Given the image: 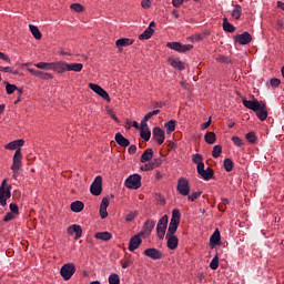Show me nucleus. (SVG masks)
Listing matches in <instances>:
<instances>
[{"mask_svg": "<svg viewBox=\"0 0 284 284\" xmlns=\"http://www.w3.org/2000/svg\"><path fill=\"white\" fill-rule=\"evenodd\" d=\"M245 136L248 143H256V135L254 134V132L246 133Z\"/></svg>", "mask_w": 284, "mask_h": 284, "instance_id": "864d4df0", "label": "nucleus"}, {"mask_svg": "<svg viewBox=\"0 0 284 284\" xmlns=\"http://www.w3.org/2000/svg\"><path fill=\"white\" fill-rule=\"evenodd\" d=\"M110 206V200L108 197H103L100 204V217L108 219V207Z\"/></svg>", "mask_w": 284, "mask_h": 284, "instance_id": "412c9836", "label": "nucleus"}, {"mask_svg": "<svg viewBox=\"0 0 284 284\" xmlns=\"http://www.w3.org/2000/svg\"><path fill=\"white\" fill-rule=\"evenodd\" d=\"M197 174H200V176H202L204 181H210V179L214 176V172L212 171V169L205 170V168L197 169Z\"/></svg>", "mask_w": 284, "mask_h": 284, "instance_id": "b1692460", "label": "nucleus"}, {"mask_svg": "<svg viewBox=\"0 0 284 284\" xmlns=\"http://www.w3.org/2000/svg\"><path fill=\"white\" fill-rule=\"evenodd\" d=\"M154 156V151L152 149H146L141 155V163H148V161H152Z\"/></svg>", "mask_w": 284, "mask_h": 284, "instance_id": "a878e982", "label": "nucleus"}, {"mask_svg": "<svg viewBox=\"0 0 284 284\" xmlns=\"http://www.w3.org/2000/svg\"><path fill=\"white\" fill-rule=\"evenodd\" d=\"M241 14H243V8L240 4L234 6L232 11L233 19H241Z\"/></svg>", "mask_w": 284, "mask_h": 284, "instance_id": "e433bc0d", "label": "nucleus"}, {"mask_svg": "<svg viewBox=\"0 0 284 284\" xmlns=\"http://www.w3.org/2000/svg\"><path fill=\"white\" fill-rule=\"evenodd\" d=\"M34 68H38V70H52L53 62H38L34 64Z\"/></svg>", "mask_w": 284, "mask_h": 284, "instance_id": "72a5a7b5", "label": "nucleus"}, {"mask_svg": "<svg viewBox=\"0 0 284 284\" xmlns=\"http://www.w3.org/2000/svg\"><path fill=\"white\" fill-rule=\"evenodd\" d=\"M84 207H85V205L81 201H75V202L71 203L72 212H77V213L83 212Z\"/></svg>", "mask_w": 284, "mask_h": 284, "instance_id": "f704fd0d", "label": "nucleus"}, {"mask_svg": "<svg viewBox=\"0 0 284 284\" xmlns=\"http://www.w3.org/2000/svg\"><path fill=\"white\" fill-rule=\"evenodd\" d=\"M159 112H161L160 110H153L151 112H149L144 118L143 120L141 121V123H148L150 121V119L152 116H156V114H159Z\"/></svg>", "mask_w": 284, "mask_h": 284, "instance_id": "a18cd8bd", "label": "nucleus"}, {"mask_svg": "<svg viewBox=\"0 0 284 284\" xmlns=\"http://www.w3.org/2000/svg\"><path fill=\"white\" fill-rule=\"evenodd\" d=\"M67 233L69 236H74V241H79L83 236V229L79 224H73L67 229Z\"/></svg>", "mask_w": 284, "mask_h": 284, "instance_id": "f8f14e48", "label": "nucleus"}, {"mask_svg": "<svg viewBox=\"0 0 284 284\" xmlns=\"http://www.w3.org/2000/svg\"><path fill=\"white\" fill-rule=\"evenodd\" d=\"M144 256L152 258V261H161V258H163V253H161L159 248H146L144 251Z\"/></svg>", "mask_w": 284, "mask_h": 284, "instance_id": "2eb2a0df", "label": "nucleus"}, {"mask_svg": "<svg viewBox=\"0 0 284 284\" xmlns=\"http://www.w3.org/2000/svg\"><path fill=\"white\" fill-rule=\"evenodd\" d=\"M220 242H221V232H219V230H215L210 237V243L212 247H215V245H219Z\"/></svg>", "mask_w": 284, "mask_h": 284, "instance_id": "c85d7f7f", "label": "nucleus"}, {"mask_svg": "<svg viewBox=\"0 0 284 284\" xmlns=\"http://www.w3.org/2000/svg\"><path fill=\"white\" fill-rule=\"evenodd\" d=\"M156 165H161V161L156 160L155 162L146 163L141 166L142 172H150L156 168Z\"/></svg>", "mask_w": 284, "mask_h": 284, "instance_id": "2f4dec72", "label": "nucleus"}, {"mask_svg": "<svg viewBox=\"0 0 284 284\" xmlns=\"http://www.w3.org/2000/svg\"><path fill=\"white\" fill-rule=\"evenodd\" d=\"M153 34H154V29L146 28L143 31V33L139 36V39H140V41L148 40V39H151Z\"/></svg>", "mask_w": 284, "mask_h": 284, "instance_id": "473e14b6", "label": "nucleus"}, {"mask_svg": "<svg viewBox=\"0 0 284 284\" xmlns=\"http://www.w3.org/2000/svg\"><path fill=\"white\" fill-rule=\"evenodd\" d=\"M244 108L256 112L257 119L260 121H265L267 119V109H265V103L258 102V100H243Z\"/></svg>", "mask_w": 284, "mask_h": 284, "instance_id": "f257e3e1", "label": "nucleus"}, {"mask_svg": "<svg viewBox=\"0 0 284 284\" xmlns=\"http://www.w3.org/2000/svg\"><path fill=\"white\" fill-rule=\"evenodd\" d=\"M0 59L2 61H7V63H10V58L8 55H6V53L0 52Z\"/></svg>", "mask_w": 284, "mask_h": 284, "instance_id": "0e129e2a", "label": "nucleus"}, {"mask_svg": "<svg viewBox=\"0 0 284 284\" xmlns=\"http://www.w3.org/2000/svg\"><path fill=\"white\" fill-rule=\"evenodd\" d=\"M89 88H90V90H92V92L98 94V97H101V99H103L108 103H110V101H112V99L110 98V94L108 93V91L102 89L101 85H99L97 83H89Z\"/></svg>", "mask_w": 284, "mask_h": 284, "instance_id": "0eeeda50", "label": "nucleus"}, {"mask_svg": "<svg viewBox=\"0 0 284 284\" xmlns=\"http://www.w3.org/2000/svg\"><path fill=\"white\" fill-rule=\"evenodd\" d=\"M10 210H11V214H14L17 216V214H19V205L17 204H10L9 205Z\"/></svg>", "mask_w": 284, "mask_h": 284, "instance_id": "4d7b16f0", "label": "nucleus"}, {"mask_svg": "<svg viewBox=\"0 0 284 284\" xmlns=\"http://www.w3.org/2000/svg\"><path fill=\"white\" fill-rule=\"evenodd\" d=\"M140 134H141V138L144 140V141H150L151 136H152V132L150 131V128L148 126V123H141V126H140Z\"/></svg>", "mask_w": 284, "mask_h": 284, "instance_id": "4be33fe9", "label": "nucleus"}, {"mask_svg": "<svg viewBox=\"0 0 284 284\" xmlns=\"http://www.w3.org/2000/svg\"><path fill=\"white\" fill-rule=\"evenodd\" d=\"M23 168V153L21 150L14 152L11 164L12 179L17 181L19 179V172Z\"/></svg>", "mask_w": 284, "mask_h": 284, "instance_id": "f03ea898", "label": "nucleus"}, {"mask_svg": "<svg viewBox=\"0 0 284 284\" xmlns=\"http://www.w3.org/2000/svg\"><path fill=\"white\" fill-rule=\"evenodd\" d=\"M180 223H181V212L174 209L172 212V217L169 224L166 235L176 236V231L179 230Z\"/></svg>", "mask_w": 284, "mask_h": 284, "instance_id": "7ed1b4c3", "label": "nucleus"}, {"mask_svg": "<svg viewBox=\"0 0 284 284\" xmlns=\"http://www.w3.org/2000/svg\"><path fill=\"white\" fill-rule=\"evenodd\" d=\"M224 170L226 172H232V170H234V162L232 161V159L224 160Z\"/></svg>", "mask_w": 284, "mask_h": 284, "instance_id": "a19ab883", "label": "nucleus"}, {"mask_svg": "<svg viewBox=\"0 0 284 284\" xmlns=\"http://www.w3.org/2000/svg\"><path fill=\"white\" fill-rule=\"evenodd\" d=\"M168 62L176 70H185V64L179 58H169Z\"/></svg>", "mask_w": 284, "mask_h": 284, "instance_id": "393cba45", "label": "nucleus"}, {"mask_svg": "<svg viewBox=\"0 0 284 284\" xmlns=\"http://www.w3.org/2000/svg\"><path fill=\"white\" fill-rule=\"evenodd\" d=\"M234 39L235 43H239L240 45H247V43H252V34H250V32L237 34Z\"/></svg>", "mask_w": 284, "mask_h": 284, "instance_id": "4468645a", "label": "nucleus"}, {"mask_svg": "<svg viewBox=\"0 0 284 284\" xmlns=\"http://www.w3.org/2000/svg\"><path fill=\"white\" fill-rule=\"evenodd\" d=\"M106 114H109V116H111V119H113V121L119 123V118L116 116V113H114V110H112L111 108L106 106Z\"/></svg>", "mask_w": 284, "mask_h": 284, "instance_id": "603ef678", "label": "nucleus"}, {"mask_svg": "<svg viewBox=\"0 0 284 284\" xmlns=\"http://www.w3.org/2000/svg\"><path fill=\"white\" fill-rule=\"evenodd\" d=\"M166 48L175 50V52H190L194 48L192 44H181V42H168Z\"/></svg>", "mask_w": 284, "mask_h": 284, "instance_id": "9d476101", "label": "nucleus"}, {"mask_svg": "<svg viewBox=\"0 0 284 284\" xmlns=\"http://www.w3.org/2000/svg\"><path fill=\"white\" fill-rule=\"evenodd\" d=\"M14 214L13 213H7L6 216L3 217V221L6 223H8V221H12V219H14Z\"/></svg>", "mask_w": 284, "mask_h": 284, "instance_id": "052dcab7", "label": "nucleus"}, {"mask_svg": "<svg viewBox=\"0 0 284 284\" xmlns=\"http://www.w3.org/2000/svg\"><path fill=\"white\" fill-rule=\"evenodd\" d=\"M26 145V140L19 139V140H13L9 142L8 144L4 145L7 150H16V152H19L21 148Z\"/></svg>", "mask_w": 284, "mask_h": 284, "instance_id": "f3484780", "label": "nucleus"}, {"mask_svg": "<svg viewBox=\"0 0 284 284\" xmlns=\"http://www.w3.org/2000/svg\"><path fill=\"white\" fill-rule=\"evenodd\" d=\"M176 190L181 196H190V182L185 178H180L178 180Z\"/></svg>", "mask_w": 284, "mask_h": 284, "instance_id": "6e6552de", "label": "nucleus"}, {"mask_svg": "<svg viewBox=\"0 0 284 284\" xmlns=\"http://www.w3.org/2000/svg\"><path fill=\"white\" fill-rule=\"evenodd\" d=\"M70 10H73V12H84L85 7H83V4H81V3H72L70 6Z\"/></svg>", "mask_w": 284, "mask_h": 284, "instance_id": "37998d69", "label": "nucleus"}, {"mask_svg": "<svg viewBox=\"0 0 284 284\" xmlns=\"http://www.w3.org/2000/svg\"><path fill=\"white\" fill-rule=\"evenodd\" d=\"M95 239L99 241H110L112 239V233L104 231V232H98L94 235Z\"/></svg>", "mask_w": 284, "mask_h": 284, "instance_id": "7c9ffc66", "label": "nucleus"}, {"mask_svg": "<svg viewBox=\"0 0 284 284\" xmlns=\"http://www.w3.org/2000/svg\"><path fill=\"white\" fill-rule=\"evenodd\" d=\"M201 194H203V192H201V191L193 192L191 195H189V199L191 201H196V199H200Z\"/></svg>", "mask_w": 284, "mask_h": 284, "instance_id": "5fc2aeb1", "label": "nucleus"}, {"mask_svg": "<svg viewBox=\"0 0 284 284\" xmlns=\"http://www.w3.org/2000/svg\"><path fill=\"white\" fill-rule=\"evenodd\" d=\"M146 225H149L151 230H154V221H148Z\"/></svg>", "mask_w": 284, "mask_h": 284, "instance_id": "338daca9", "label": "nucleus"}, {"mask_svg": "<svg viewBox=\"0 0 284 284\" xmlns=\"http://www.w3.org/2000/svg\"><path fill=\"white\" fill-rule=\"evenodd\" d=\"M52 71L57 72L58 74H63L64 72H68V62L63 60L53 62Z\"/></svg>", "mask_w": 284, "mask_h": 284, "instance_id": "a211bd4d", "label": "nucleus"}, {"mask_svg": "<svg viewBox=\"0 0 284 284\" xmlns=\"http://www.w3.org/2000/svg\"><path fill=\"white\" fill-rule=\"evenodd\" d=\"M0 72H6L9 74H19V72L14 71L12 67H0Z\"/></svg>", "mask_w": 284, "mask_h": 284, "instance_id": "3c124183", "label": "nucleus"}, {"mask_svg": "<svg viewBox=\"0 0 284 284\" xmlns=\"http://www.w3.org/2000/svg\"><path fill=\"white\" fill-rule=\"evenodd\" d=\"M231 141L236 145V148H243L245 143H243V140L236 135L232 136Z\"/></svg>", "mask_w": 284, "mask_h": 284, "instance_id": "09e8293b", "label": "nucleus"}, {"mask_svg": "<svg viewBox=\"0 0 284 284\" xmlns=\"http://www.w3.org/2000/svg\"><path fill=\"white\" fill-rule=\"evenodd\" d=\"M153 139L159 143V145H163L165 143V131L163 129L155 126L153 129Z\"/></svg>", "mask_w": 284, "mask_h": 284, "instance_id": "dca6fc26", "label": "nucleus"}, {"mask_svg": "<svg viewBox=\"0 0 284 284\" xmlns=\"http://www.w3.org/2000/svg\"><path fill=\"white\" fill-rule=\"evenodd\" d=\"M132 263H134V261L132 260H126L125 262H122V268L123 270H128V267H130V265H132Z\"/></svg>", "mask_w": 284, "mask_h": 284, "instance_id": "bf43d9fd", "label": "nucleus"}, {"mask_svg": "<svg viewBox=\"0 0 284 284\" xmlns=\"http://www.w3.org/2000/svg\"><path fill=\"white\" fill-rule=\"evenodd\" d=\"M223 30H225V32H234L236 30V28L234 26H232V23H230V21H227V18H224Z\"/></svg>", "mask_w": 284, "mask_h": 284, "instance_id": "58836bf2", "label": "nucleus"}, {"mask_svg": "<svg viewBox=\"0 0 284 284\" xmlns=\"http://www.w3.org/2000/svg\"><path fill=\"white\" fill-rule=\"evenodd\" d=\"M204 141L209 143V145H214V143H216V134L214 132H207L204 135Z\"/></svg>", "mask_w": 284, "mask_h": 284, "instance_id": "c9c22d12", "label": "nucleus"}, {"mask_svg": "<svg viewBox=\"0 0 284 284\" xmlns=\"http://www.w3.org/2000/svg\"><path fill=\"white\" fill-rule=\"evenodd\" d=\"M165 239L169 250H176L179 247V237L176 235H165Z\"/></svg>", "mask_w": 284, "mask_h": 284, "instance_id": "aec40b11", "label": "nucleus"}, {"mask_svg": "<svg viewBox=\"0 0 284 284\" xmlns=\"http://www.w3.org/2000/svg\"><path fill=\"white\" fill-rule=\"evenodd\" d=\"M193 163L197 164V170H201V168H205V164L203 163V155L199 153L193 155Z\"/></svg>", "mask_w": 284, "mask_h": 284, "instance_id": "4c0bfd02", "label": "nucleus"}, {"mask_svg": "<svg viewBox=\"0 0 284 284\" xmlns=\"http://www.w3.org/2000/svg\"><path fill=\"white\" fill-rule=\"evenodd\" d=\"M211 270H219V254H216L210 263Z\"/></svg>", "mask_w": 284, "mask_h": 284, "instance_id": "8fccbe9b", "label": "nucleus"}, {"mask_svg": "<svg viewBox=\"0 0 284 284\" xmlns=\"http://www.w3.org/2000/svg\"><path fill=\"white\" fill-rule=\"evenodd\" d=\"M83 70V63H67V72H81Z\"/></svg>", "mask_w": 284, "mask_h": 284, "instance_id": "bb28decb", "label": "nucleus"}, {"mask_svg": "<svg viewBox=\"0 0 284 284\" xmlns=\"http://www.w3.org/2000/svg\"><path fill=\"white\" fill-rule=\"evenodd\" d=\"M12 196V185H8L7 187H0V205L6 207L8 205V199Z\"/></svg>", "mask_w": 284, "mask_h": 284, "instance_id": "9b49d317", "label": "nucleus"}, {"mask_svg": "<svg viewBox=\"0 0 284 284\" xmlns=\"http://www.w3.org/2000/svg\"><path fill=\"white\" fill-rule=\"evenodd\" d=\"M29 30L31 34L37 39L38 41L42 39L43 34H41V31L39 30V27L34 24H29Z\"/></svg>", "mask_w": 284, "mask_h": 284, "instance_id": "c756f323", "label": "nucleus"}, {"mask_svg": "<svg viewBox=\"0 0 284 284\" xmlns=\"http://www.w3.org/2000/svg\"><path fill=\"white\" fill-rule=\"evenodd\" d=\"M109 284H121V277H119V274L112 273L109 276Z\"/></svg>", "mask_w": 284, "mask_h": 284, "instance_id": "79ce46f5", "label": "nucleus"}, {"mask_svg": "<svg viewBox=\"0 0 284 284\" xmlns=\"http://www.w3.org/2000/svg\"><path fill=\"white\" fill-rule=\"evenodd\" d=\"M132 43H134L133 39L121 38L115 41V47L120 50H123V48H128V45H132Z\"/></svg>", "mask_w": 284, "mask_h": 284, "instance_id": "5701e85b", "label": "nucleus"}, {"mask_svg": "<svg viewBox=\"0 0 284 284\" xmlns=\"http://www.w3.org/2000/svg\"><path fill=\"white\" fill-rule=\"evenodd\" d=\"M74 272H77V266L72 263L64 264L60 270V274L64 281H70L74 276Z\"/></svg>", "mask_w": 284, "mask_h": 284, "instance_id": "423d86ee", "label": "nucleus"}, {"mask_svg": "<svg viewBox=\"0 0 284 284\" xmlns=\"http://www.w3.org/2000/svg\"><path fill=\"white\" fill-rule=\"evenodd\" d=\"M155 179H156L158 181H160V179H163V174H161V172L158 171V172L155 173Z\"/></svg>", "mask_w": 284, "mask_h": 284, "instance_id": "774afa93", "label": "nucleus"}, {"mask_svg": "<svg viewBox=\"0 0 284 284\" xmlns=\"http://www.w3.org/2000/svg\"><path fill=\"white\" fill-rule=\"evenodd\" d=\"M124 185L129 190H139V187H141V175L140 174L130 175L125 180Z\"/></svg>", "mask_w": 284, "mask_h": 284, "instance_id": "39448f33", "label": "nucleus"}, {"mask_svg": "<svg viewBox=\"0 0 284 284\" xmlns=\"http://www.w3.org/2000/svg\"><path fill=\"white\" fill-rule=\"evenodd\" d=\"M129 154H136V145H131L129 148Z\"/></svg>", "mask_w": 284, "mask_h": 284, "instance_id": "69168bd1", "label": "nucleus"}, {"mask_svg": "<svg viewBox=\"0 0 284 284\" xmlns=\"http://www.w3.org/2000/svg\"><path fill=\"white\" fill-rule=\"evenodd\" d=\"M172 6L179 8V6H183V0H172Z\"/></svg>", "mask_w": 284, "mask_h": 284, "instance_id": "e2e57ef3", "label": "nucleus"}, {"mask_svg": "<svg viewBox=\"0 0 284 284\" xmlns=\"http://www.w3.org/2000/svg\"><path fill=\"white\" fill-rule=\"evenodd\" d=\"M139 213L136 211H131L130 213H128L125 215L126 223H132V221H134V219H136Z\"/></svg>", "mask_w": 284, "mask_h": 284, "instance_id": "49530a36", "label": "nucleus"}, {"mask_svg": "<svg viewBox=\"0 0 284 284\" xmlns=\"http://www.w3.org/2000/svg\"><path fill=\"white\" fill-rule=\"evenodd\" d=\"M223 152V148L221 145H215L212 151L213 159H219L221 156V153Z\"/></svg>", "mask_w": 284, "mask_h": 284, "instance_id": "c03bdc74", "label": "nucleus"}, {"mask_svg": "<svg viewBox=\"0 0 284 284\" xmlns=\"http://www.w3.org/2000/svg\"><path fill=\"white\" fill-rule=\"evenodd\" d=\"M30 74L33 77H37L38 79H42V81H50L54 79V75L50 72L41 71V70H34V69H27Z\"/></svg>", "mask_w": 284, "mask_h": 284, "instance_id": "ddd939ff", "label": "nucleus"}, {"mask_svg": "<svg viewBox=\"0 0 284 284\" xmlns=\"http://www.w3.org/2000/svg\"><path fill=\"white\" fill-rule=\"evenodd\" d=\"M90 192L93 196H101L103 192V178L101 175L95 176L90 186Z\"/></svg>", "mask_w": 284, "mask_h": 284, "instance_id": "20e7f679", "label": "nucleus"}, {"mask_svg": "<svg viewBox=\"0 0 284 284\" xmlns=\"http://www.w3.org/2000/svg\"><path fill=\"white\" fill-rule=\"evenodd\" d=\"M115 141L118 144L121 145V148H128L130 145V140H128L123 134L116 133L115 134Z\"/></svg>", "mask_w": 284, "mask_h": 284, "instance_id": "cd10ccee", "label": "nucleus"}, {"mask_svg": "<svg viewBox=\"0 0 284 284\" xmlns=\"http://www.w3.org/2000/svg\"><path fill=\"white\" fill-rule=\"evenodd\" d=\"M151 6H152V1H151V0H142V1H141V7H142L144 10L150 9Z\"/></svg>", "mask_w": 284, "mask_h": 284, "instance_id": "6e6d98bb", "label": "nucleus"}, {"mask_svg": "<svg viewBox=\"0 0 284 284\" xmlns=\"http://www.w3.org/2000/svg\"><path fill=\"white\" fill-rule=\"evenodd\" d=\"M165 128H166V133L172 134V132L176 130V122L174 120H171L165 124Z\"/></svg>", "mask_w": 284, "mask_h": 284, "instance_id": "ea45409f", "label": "nucleus"}, {"mask_svg": "<svg viewBox=\"0 0 284 284\" xmlns=\"http://www.w3.org/2000/svg\"><path fill=\"white\" fill-rule=\"evenodd\" d=\"M210 125H212L211 119L201 125V130H207V128H210Z\"/></svg>", "mask_w": 284, "mask_h": 284, "instance_id": "680f3d73", "label": "nucleus"}, {"mask_svg": "<svg viewBox=\"0 0 284 284\" xmlns=\"http://www.w3.org/2000/svg\"><path fill=\"white\" fill-rule=\"evenodd\" d=\"M270 83H271L272 88H278V85H281V80L273 78V79H271Z\"/></svg>", "mask_w": 284, "mask_h": 284, "instance_id": "13d9d810", "label": "nucleus"}, {"mask_svg": "<svg viewBox=\"0 0 284 284\" xmlns=\"http://www.w3.org/2000/svg\"><path fill=\"white\" fill-rule=\"evenodd\" d=\"M168 231V215H163L156 225V234L160 240L165 239V232Z\"/></svg>", "mask_w": 284, "mask_h": 284, "instance_id": "1a4fd4ad", "label": "nucleus"}, {"mask_svg": "<svg viewBox=\"0 0 284 284\" xmlns=\"http://www.w3.org/2000/svg\"><path fill=\"white\" fill-rule=\"evenodd\" d=\"M4 83H6L7 94H14V91L17 90V85L11 84L10 82H4Z\"/></svg>", "mask_w": 284, "mask_h": 284, "instance_id": "de8ad7c7", "label": "nucleus"}, {"mask_svg": "<svg viewBox=\"0 0 284 284\" xmlns=\"http://www.w3.org/2000/svg\"><path fill=\"white\" fill-rule=\"evenodd\" d=\"M143 243V240H141V235H134L129 241V251L134 252V250H139L141 247V244Z\"/></svg>", "mask_w": 284, "mask_h": 284, "instance_id": "6ab92c4d", "label": "nucleus"}]
</instances>
